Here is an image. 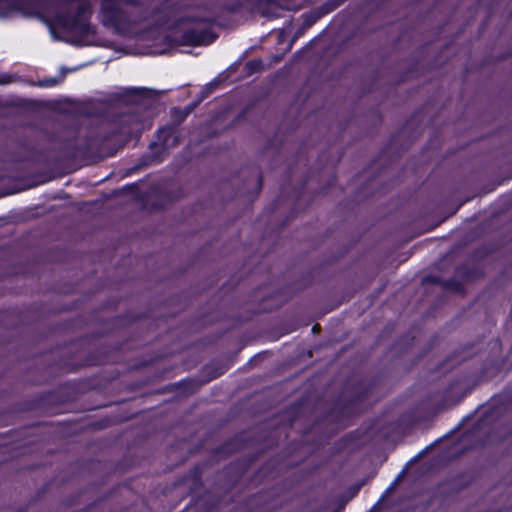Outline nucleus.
<instances>
[{"label": "nucleus", "instance_id": "nucleus-1", "mask_svg": "<svg viewBox=\"0 0 512 512\" xmlns=\"http://www.w3.org/2000/svg\"><path fill=\"white\" fill-rule=\"evenodd\" d=\"M64 29L72 33H89L91 31L88 24L84 22H73L72 24H63Z\"/></svg>", "mask_w": 512, "mask_h": 512}, {"label": "nucleus", "instance_id": "nucleus-2", "mask_svg": "<svg viewBox=\"0 0 512 512\" xmlns=\"http://www.w3.org/2000/svg\"><path fill=\"white\" fill-rule=\"evenodd\" d=\"M161 135H165V136H170V137H172V135H171V133H170V131H169V130H162V131H161Z\"/></svg>", "mask_w": 512, "mask_h": 512}]
</instances>
